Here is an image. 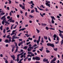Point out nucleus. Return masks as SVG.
Segmentation results:
<instances>
[{
  "label": "nucleus",
  "mask_w": 63,
  "mask_h": 63,
  "mask_svg": "<svg viewBox=\"0 0 63 63\" xmlns=\"http://www.w3.org/2000/svg\"><path fill=\"white\" fill-rule=\"evenodd\" d=\"M48 39L49 41H50V42H51V40H50V37H48Z\"/></svg>",
  "instance_id": "53"
},
{
  "label": "nucleus",
  "mask_w": 63,
  "mask_h": 63,
  "mask_svg": "<svg viewBox=\"0 0 63 63\" xmlns=\"http://www.w3.org/2000/svg\"><path fill=\"white\" fill-rule=\"evenodd\" d=\"M2 24L4 25V23H5V22L4 21V20H3V21L2 22Z\"/></svg>",
  "instance_id": "37"
},
{
  "label": "nucleus",
  "mask_w": 63,
  "mask_h": 63,
  "mask_svg": "<svg viewBox=\"0 0 63 63\" xmlns=\"http://www.w3.org/2000/svg\"><path fill=\"white\" fill-rule=\"evenodd\" d=\"M5 42L6 43H9V40L8 39L6 40H5Z\"/></svg>",
  "instance_id": "26"
},
{
  "label": "nucleus",
  "mask_w": 63,
  "mask_h": 63,
  "mask_svg": "<svg viewBox=\"0 0 63 63\" xmlns=\"http://www.w3.org/2000/svg\"><path fill=\"white\" fill-rule=\"evenodd\" d=\"M36 31L37 32V33H39L40 32V30H38V29H36Z\"/></svg>",
  "instance_id": "22"
},
{
  "label": "nucleus",
  "mask_w": 63,
  "mask_h": 63,
  "mask_svg": "<svg viewBox=\"0 0 63 63\" xmlns=\"http://www.w3.org/2000/svg\"><path fill=\"white\" fill-rule=\"evenodd\" d=\"M3 32L4 33V34H5L6 32V30L5 29H4L3 31Z\"/></svg>",
  "instance_id": "33"
},
{
  "label": "nucleus",
  "mask_w": 63,
  "mask_h": 63,
  "mask_svg": "<svg viewBox=\"0 0 63 63\" xmlns=\"http://www.w3.org/2000/svg\"><path fill=\"white\" fill-rule=\"evenodd\" d=\"M44 39H46V40H47V36H46V37H45V36H44Z\"/></svg>",
  "instance_id": "41"
},
{
  "label": "nucleus",
  "mask_w": 63,
  "mask_h": 63,
  "mask_svg": "<svg viewBox=\"0 0 63 63\" xmlns=\"http://www.w3.org/2000/svg\"><path fill=\"white\" fill-rule=\"evenodd\" d=\"M9 43H10V42H11V38H9Z\"/></svg>",
  "instance_id": "48"
},
{
  "label": "nucleus",
  "mask_w": 63,
  "mask_h": 63,
  "mask_svg": "<svg viewBox=\"0 0 63 63\" xmlns=\"http://www.w3.org/2000/svg\"><path fill=\"white\" fill-rule=\"evenodd\" d=\"M57 37V36L56 34H54V36H53V37L54 38H56V37Z\"/></svg>",
  "instance_id": "32"
},
{
  "label": "nucleus",
  "mask_w": 63,
  "mask_h": 63,
  "mask_svg": "<svg viewBox=\"0 0 63 63\" xmlns=\"http://www.w3.org/2000/svg\"><path fill=\"white\" fill-rule=\"evenodd\" d=\"M16 48V49L15 50V51L17 52L18 51V47H17V48Z\"/></svg>",
  "instance_id": "35"
},
{
  "label": "nucleus",
  "mask_w": 63,
  "mask_h": 63,
  "mask_svg": "<svg viewBox=\"0 0 63 63\" xmlns=\"http://www.w3.org/2000/svg\"><path fill=\"white\" fill-rule=\"evenodd\" d=\"M59 31L60 32V33H63V31H61L60 30H59Z\"/></svg>",
  "instance_id": "38"
},
{
  "label": "nucleus",
  "mask_w": 63,
  "mask_h": 63,
  "mask_svg": "<svg viewBox=\"0 0 63 63\" xmlns=\"http://www.w3.org/2000/svg\"><path fill=\"white\" fill-rule=\"evenodd\" d=\"M49 29L50 30H55V29L52 28H49Z\"/></svg>",
  "instance_id": "30"
},
{
  "label": "nucleus",
  "mask_w": 63,
  "mask_h": 63,
  "mask_svg": "<svg viewBox=\"0 0 63 63\" xmlns=\"http://www.w3.org/2000/svg\"><path fill=\"white\" fill-rule=\"evenodd\" d=\"M32 52H28V54H31V53Z\"/></svg>",
  "instance_id": "63"
},
{
  "label": "nucleus",
  "mask_w": 63,
  "mask_h": 63,
  "mask_svg": "<svg viewBox=\"0 0 63 63\" xmlns=\"http://www.w3.org/2000/svg\"><path fill=\"white\" fill-rule=\"evenodd\" d=\"M23 6V5H21V4H20V5H19V6L20 7H21V8H22V7Z\"/></svg>",
  "instance_id": "59"
},
{
  "label": "nucleus",
  "mask_w": 63,
  "mask_h": 63,
  "mask_svg": "<svg viewBox=\"0 0 63 63\" xmlns=\"http://www.w3.org/2000/svg\"><path fill=\"white\" fill-rule=\"evenodd\" d=\"M4 21L5 23H7L8 25L10 24V23L7 22V21L6 20H4Z\"/></svg>",
  "instance_id": "13"
},
{
  "label": "nucleus",
  "mask_w": 63,
  "mask_h": 63,
  "mask_svg": "<svg viewBox=\"0 0 63 63\" xmlns=\"http://www.w3.org/2000/svg\"><path fill=\"white\" fill-rule=\"evenodd\" d=\"M29 48H30V49H32V48H33V47H32L31 46H30L29 47Z\"/></svg>",
  "instance_id": "47"
},
{
  "label": "nucleus",
  "mask_w": 63,
  "mask_h": 63,
  "mask_svg": "<svg viewBox=\"0 0 63 63\" xmlns=\"http://www.w3.org/2000/svg\"><path fill=\"white\" fill-rule=\"evenodd\" d=\"M51 22L52 23H53V24L54 23V21L53 19H52Z\"/></svg>",
  "instance_id": "24"
},
{
  "label": "nucleus",
  "mask_w": 63,
  "mask_h": 63,
  "mask_svg": "<svg viewBox=\"0 0 63 63\" xmlns=\"http://www.w3.org/2000/svg\"><path fill=\"white\" fill-rule=\"evenodd\" d=\"M35 12V10L33 9L31 11V13H33Z\"/></svg>",
  "instance_id": "20"
},
{
  "label": "nucleus",
  "mask_w": 63,
  "mask_h": 63,
  "mask_svg": "<svg viewBox=\"0 0 63 63\" xmlns=\"http://www.w3.org/2000/svg\"><path fill=\"white\" fill-rule=\"evenodd\" d=\"M16 31V30H14L12 32V33H11V36H12L13 35H15V32Z\"/></svg>",
  "instance_id": "4"
},
{
  "label": "nucleus",
  "mask_w": 63,
  "mask_h": 63,
  "mask_svg": "<svg viewBox=\"0 0 63 63\" xmlns=\"http://www.w3.org/2000/svg\"><path fill=\"white\" fill-rule=\"evenodd\" d=\"M11 57L13 59L14 61L15 60V55H13L12 56L11 55Z\"/></svg>",
  "instance_id": "7"
},
{
  "label": "nucleus",
  "mask_w": 63,
  "mask_h": 63,
  "mask_svg": "<svg viewBox=\"0 0 63 63\" xmlns=\"http://www.w3.org/2000/svg\"><path fill=\"white\" fill-rule=\"evenodd\" d=\"M14 25V24H13L11 26V30H12V29H13V26Z\"/></svg>",
  "instance_id": "45"
},
{
  "label": "nucleus",
  "mask_w": 63,
  "mask_h": 63,
  "mask_svg": "<svg viewBox=\"0 0 63 63\" xmlns=\"http://www.w3.org/2000/svg\"><path fill=\"white\" fill-rule=\"evenodd\" d=\"M17 62H18L19 60V56H18V55H17Z\"/></svg>",
  "instance_id": "11"
},
{
  "label": "nucleus",
  "mask_w": 63,
  "mask_h": 63,
  "mask_svg": "<svg viewBox=\"0 0 63 63\" xmlns=\"http://www.w3.org/2000/svg\"><path fill=\"white\" fill-rule=\"evenodd\" d=\"M21 8L22 9H23V10L25 9V6H23Z\"/></svg>",
  "instance_id": "46"
},
{
  "label": "nucleus",
  "mask_w": 63,
  "mask_h": 63,
  "mask_svg": "<svg viewBox=\"0 0 63 63\" xmlns=\"http://www.w3.org/2000/svg\"><path fill=\"white\" fill-rule=\"evenodd\" d=\"M5 13H1L0 14V15L1 16H3V15H5Z\"/></svg>",
  "instance_id": "31"
},
{
  "label": "nucleus",
  "mask_w": 63,
  "mask_h": 63,
  "mask_svg": "<svg viewBox=\"0 0 63 63\" xmlns=\"http://www.w3.org/2000/svg\"><path fill=\"white\" fill-rule=\"evenodd\" d=\"M16 36L14 35L12 36V40H14L15 39H16Z\"/></svg>",
  "instance_id": "9"
},
{
  "label": "nucleus",
  "mask_w": 63,
  "mask_h": 63,
  "mask_svg": "<svg viewBox=\"0 0 63 63\" xmlns=\"http://www.w3.org/2000/svg\"><path fill=\"white\" fill-rule=\"evenodd\" d=\"M23 55H22L21 56L20 58H23Z\"/></svg>",
  "instance_id": "64"
},
{
  "label": "nucleus",
  "mask_w": 63,
  "mask_h": 63,
  "mask_svg": "<svg viewBox=\"0 0 63 63\" xmlns=\"http://www.w3.org/2000/svg\"><path fill=\"white\" fill-rule=\"evenodd\" d=\"M57 40L58 41H59V37L58 36H57Z\"/></svg>",
  "instance_id": "52"
},
{
  "label": "nucleus",
  "mask_w": 63,
  "mask_h": 63,
  "mask_svg": "<svg viewBox=\"0 0 63 63\" xmlns=\"http://www.w3.org/2000/svg\"><path fill=\"white\" fill-rule=\"evenodd\" d=\"M31 49H30V48H28L27 49V50L28 51H31Z\"/></svg>",
  "instance_id": "16"
},
{
  "label": "nucleus",
  "mask_w": 63,
  "mask_h": 63,
  "mask_svg": "<svg viewBox=\"0 0 63 63\" xmlns=\"http://www.w3.org/2000/svg\"><path fill=\"white\" fill-rule=\"evenodd\" d=\"M27 48V46L23 48V49H26Z\"/></svg>",
  "instance_id": "39"
},
{
  "label": "nucleus",
  "mask_w": 63,
  "mask_h": 63,
  "mask_svg": "<svg viewBox=\"0 0 63 63\" xmlns=\"http://www.w3.org/2000/svg\"><path fill=\"white\" fill-rule=\"evenodd\" d=\"M56 60V58L54 57V59H53L51 61H52V62H54V61H55Z\"/></svg>",
  "instance_id": "10"
},
{
  "label": "nucleus",
  "mask_w": 63,
  "mask_h": 63,
  "mask_svg": "<svg viewBox=\"0 0 63 63\" xmlns=\"http://www.w3.org/2000/svg\"><path fill=\"white\" fill-rule=\"evenodd\" d=\"M5 62L6 63H8V61H7V60H5Z\"/></svg>",
  "instance_id": "62"
},
{
  "label": "nucleus",
  "mask_w": 63,
  "mask_h": 63,
  "mask_svg": "<svg viewBox=\"0 0 63 63\" xmlns=\"http://www.w3.org/2000/svg\"><path fill=\"white\" fill-rule=\"evenodd\" d=\"M31 3H32L31 4H32V6H34V4L33 3V1H31Z\"/></svg>",
  "instance_id": "25"
},
{
  "label": "nucleus",
  "mask_w": 63,
  "mask_h": 63,
  "mask_svg": "<svg viewBox=\"0 0 63 63\" xmlns=\"http://www.w3.org/2000/svg\"><path fill=\"white\" fill-rule=\"evenodd\" d=\"M35 9V12H36V13H39V12L37 11V8H34Z\"/></svg>",
  "instance_id": "14"
},
{
  "label": "nucleus",
  "mask_w": 63,
  "mask_h": 63,
  "mask_svg": "<svg viewBox=\"0 0 63 63\" xmlns=\"http://www.w3.org/2000/svg\"><path fill=\"white\" fill-rule=\"evenodd\" d=\"M40 16H42V17H44V15L45 16L46 15V14L45 13H44L43 14V15L42 14V13H40Z\"/></svg>",
  "instance_id": "8"
},
{
  "label": "nucleus",
  "mask_w": 63,
  "mask_h": 63,
  "mask_svg": "<svg viewBox=\"0 0 63 63\" xmlns=\"http://www.w3.org/2000/svg\"><path fill=\"white\" fill-rule=\"evenodd\" d=\"M35 60L37 61H39L40 60V58L38 57H36Z\"/></svg>",
  "instance_id": "5"
},
{
  "label": "nucleus",
  "mask_w": 63,
  "mask_h": 63,
  "mask_svg": "<svg viewBox=\"0 0 63 63\" xmlns=\"http://www.w3.org/2000/svg\"><path fill=\"white\" fill-rule=\"evenodd\" d=\"M43 61L44 62H45V61H48V59H44L43 60Z\"/></svg>",
  "instance_id": "15"
},
{
  "label": "nucleus",
  "mask_w": 63,
  "mask_h": 63,
  "mask_svg": "<svg viewBox=\"0 0 63 63\" xmlns=\"http://www.w3.org/2000/svg\"><path fill=\"white\" fill-rule=\"evenodd\" d=\"M5 16H6V15H4L1 18V19H2L3 20H6Z\"/></svg>",
  "instance_id": "3"
},
{
  "label": "nucleus",
  "mask_w": 63,
  "mask_h": 63,
  "mask_svg": "<svg viewBox=\"0 0 63 63\" xmlns=\"http://www.w3.org/2000/svg\"><path fill=\"white\" fill-rule=\"evenodd\" d=\"M41 7H42L43 8H45V7H44L43 5H41Z\"/></svg>",
  "instance_id": "56"
},
{
  "label": "nucleus",
  "mask_w": 63,
  "mask_h": 63,
  "mask_svg": "<svg viewBox=\"0 0 63 63\" xmlns=\"http://www.w3.org/2000/svg\"><path fill=\"white\" fill-rule=\"evenodd\" d=\"M53 49L54 50H55V51H57V48H54Z\"/></svg>",
  "instance_id": "49"
},
{
  "label": "nucleus",
  "mask_w": 63,
  "mask_h": 63,
  "mask_svg": "<svg viewBox=\"0 0 63 63\" xmlns=\"http://www.w3.org/2000/svg\"><path fill=\"white\" fill-rule=\"evenodd\" d=\"M59 35L60 36L61 38L63 37V35H62V33H60V34H59Z\"/></svg>",
  "instance_id": "27"
},
{
  "label": "nucleus",
  "mask_w": 63,
  "mask_h": 63,
  "mask_svg": "<svg viewBox=\"0 0 63 63\" xmlns=\"http://www.w3.org/2000/svg\"><path fill=\"white\" fill-rule=\"evenodd\" d=\"M40 39H41V37L40 36H39V37L38 40H37L36 41L37 44L39 43V42H40Z\"/></svg>",
  "instance_id": "6"
},
{
  "label": "nucleus",
  "mask_w": 63,
  "mask_h": 63,
  "mask_svg": "<svg viewBox=\"0 0 63 63\" xmlns=\"http://www.w3.org/2000/svg\"><path fill=\"white\" fill-rule=\"evenodd\" d=\"M31 43V42H29L26 43V45H28L29 44H30Z\"/></svg>",
  "instance_id": "36"
},
{
  "label": "nucleus",
  "mask_w": 63,
  "mask_h": 63,
  "mask_svg": "<svg viewBox=\"0 0 63 63\" xmlns=\"http://www.w3.org/2000/svg\"><path fill=\"white\" fill-rule=\"evenodd\" d=\"M11 31V30H9L8 31H7V33H8V32H10Z\"/></svg>",
  "instance_id": "55"
},
{
  "label": "nucleus",
  "mask_w": 63,
  "mask_h": 63,
  "mask_svg": "<svg viewBox=\"0 0 63 63\" xmlns=\"http://www.w3.org/2000/svg\"><path fill=\"white\" fill-rule=\"evenodd\" d=\"M61 45H62L63 44V40H62V41H61Z\"/></svg>",
  "instance_id": "51"
},
{
  "label": "nucleus",
  "mask_w": 63,
  "mask_h": 63,
  "mask_svg": "<svg viewBox=\"0 0 63 63\" xmlns=\"http://www.w3.org/2000/svg\"><path fill=\"white\" fill-rule=\"evenodd\" d=\"M46 30H48L49 28L48 27H46Z\"/></svg>",
  "instance_id": "40"
},
{
  "label": "nucleus",
  "mask_w": 63,
  "mask_h": 63,
  "mask_svg": "<svg viewBox=\"0 0 63 63\" xmlns=\"http://www.w3.org/2000/svg\"><path fill=\"white\" fill-rule=\"evenodd\" d=\"M50 1H48V2L46 3V6H48L49 7H50Z\"/></svg>",
  "instance_id": "2"
},
{
  "label": "nucleus",
  "mask_w": 63,
  "mask_h": 63,
  "mask_svg": "<svg viewBox=\"0 0 63 63\" xmlns=\"http://www.w3.org/2000/svg\"><path fill=\"white\" fill-rule=\"evenodd\" d=\"M42 39L41 41V42L42 43H44V40H43V38H42Z\"/></svg>",
  "instance_id": "29"
},
{
  "label": "nucleus",
  "mask_w": 63,
  "mask_h": 63,
  "mask_svg": "<svg viewBox=\"0 0 63 63\" xmlns=\"http://www.w3.org/2000/svg\"><path fill=\"white\" fill-rule=\"evenodd\" d=\"M29 40H31V41H32V38H30V37H29L28 38Z\"/></svg>",
  "instance_id": "43"
},
{
  "label": "nucleus",
  "mask_w": 63,
  "mask_h": 63,
  "mask_svg": "<svg viewBox=\"0 0 63 63\" xmlns=\"http://www.w3.org/2000/svg\"><path fill=\"white\" fill-rule=\"evenodd\" d=\"M21 34H22V33H19L18 35V36H20V35H21Z\"/></svg>",
  "instance_id": "57"
},
{
  "label": "nucleus",
  "mask_w": 63,
  "mask_h": 63,
  "mask_svg": "<svg viewBox=\"0 0 63 63\" xmlns=\"http://www.w3.org/2000/svg\"><path fill=\"white\" fill-rule=\"evenodd\" d=\"M14 48H15L14 47V48H12V52H13V51H14Z\"/></svg>",
  "instance_id": "42"
},
{
  "label": "nucleus",
  "mask_w": 63,
  "mask_h": 63,
  "mask_svg": "<svg viewBox=\"0 0 63 63\" xmlns=\"http://www.w3.org/2000/svg\"><path fill=\"white\" fill-rule=\"evenodd\" d=\"M15 45L16 48H17V47H18L17 46V43L15 44Z\"/></svg>",
  "instance_id": "23"
},
{
  "label": "nucleus",
  "mask_w": 63,
  "mask_h": 63,
  "mask_svg": "<svg viewBox=\"0 0 63 63\" xmlns=\"http://www.w3.org/2000/svg\"><path fill=\"white\" fill-rule=\"evenodd\" d=\"M7 9L8 10V11H9V10L10 9V8H9V7H7Z\"/></svg>",
  "instance_id": "54"
},
{
  "label": "nucleus",
  "mask_w": 63,
  "mask_h": 63,
  "mask_svg": "<svg viewBox=\"0 0 63 63\" xmlns=\"http://www.w3.org/2000/svg\"><path fill=\"white\" fill-rule=\"evenodd\" d=\"M24 52H22L21 53V54H18V55H18V56H20V55H22V54H23V53Z\"/></svg>",
  "instance_id": "19"
},
{
  "label": "nucleus",
  "mask_w": 63,
  "mask_h": 63,
  "mask_svg": "<svg viewBox=\"0 0 63 63\" xmlns=\"http://www.w3.org/2000/svg\"><path fill=\"white\" fill-rule=\"evenodd\" d=\"M46 51L47 53H49L50 52V51L47 49L46 50Z\"/></svg>",
  "instance_id": "28"
},
{
  "label": "nucleus",
  "mask_w": 63,
  "mask_h": 63,
  "mask_svg": "<svg viewBox=\"0 0 63 63\" xmlns=\"http://www.w3.org/2000/svg\"><path fill=\"white\" fill-rule=\"evenodd\" d=\"M10 35H8L7 36V38H8L9 39H11V37H10Z\"/></svg>",
  "instance_id": "18"
},
{
  "label": "nucleus",
  "mask_w": 63,
  "mask_h": 63,
  "mask_svg": "<svg viewBox=\"0 0 63 63\" xmlns=\"http://www.w3.org/2000/svg\"><path fill=\"white\" fill-rule=\"evenodd\" d=\"M11 47H12V48H14H14H15V46H14V45H11Z\"/></svg>",
  "instance_id": "44"
},
{
  "label": "nucleus",
  "mask_w": 63,
  "mask_h": 63,
  "mask_svg": "<svg viewBox=\"0 0 63 63\" xmlns=\"http://www.w3.org/2000/svg\"><path fill=\"white\" fill-rule=\"evenodd\" d=\"M26 28H25L21 29L19 30V31H23Z\"/></svg>",
  "instance_id": "12"
},
{
  "label": "nucleus",
  "mask_w": 63,
  "mask_h": 63,
  "mask_svg": "<svg viewBox=\"0 0 63 63\" xmlns=\"http://www.w3.org/2000/svg\"><path fill=\"white\" fill-rule=\"evenodd\" d=\"M32 60H36V57H32Z\"/></svg>",
  "instance_id": "34"
},
{
  "label": "nucleus",
  "mask_w": 63,
  "mask_h": 63,
  "mask_svg": "<svg viewBox=\"0 0 63 63\" xmlns=\"http://www.w3.org/2000/svg\"><path fill=\"white\" fill-rule=\"evenodd\" d=\"M9 29V27H7L6 28V30H8Z\"/></svg>",
  "instance_id": "60"
},
{
  "label": "nucleus",
  "mask_w": 63,
  "mask_h": 63,
  "mask_svg": "<svg viewBox=\"0 0 63 63\" xmlns=\"http://www.w3.org/2000/svg\"><path fill=\"white\" fill-rule=\"evenodd\" d=\"M47 46H49L51 47H54V45L53 44H51V43H48L47 44Z\"/></svg>",
  "instance_id": "1"
},
{
  "label": "nucleus",
  "mask_w": 63,
  "mask_h": 63,
  "mask_svg": "<svg viewBox=\"0 0 63 63\" xmlns=\"http://www.w3.org/2000/svg\"><path fill=\"white\" fill-rule=\"evenodd\" d=\"M51 18H52V19H54V20H55V18H54V17L53 16H51Z\"/></svg>",
  "instance_id": "17"
},
{
  "label": "nucleus",
  "mask_w": 63,
  "mask_h": 63,
  "mask_svg": "<svg viewBox=\"0 0 63 63\" xmlns=\"http://www.w3.org/2000/svg\"><path fill=\"white\" fill-rule=\"evenodd\" d=\"M0 29L1 30H3V26L1 25L0 27Z\"/></svg>",
  "instance_id": "21"
},
{
  "label": "nucleus",
  "mask_w": 63,
  "mask_h": 63,
  "mask_svg": "<svg viewBox=\"0 0 63 63\" xmlns=\"http://www.w3.org/2000/svg\"><path fill=\"white\" fill-rule=\"evenodd\" d=\"M27 12H26L25 15V16H27Z\"/></svg>",
  "instance_id": "61"
},
{
  "label": "nucleus",
  "mask_w": 63,
  "mask_h": 63,
  "mask_svg": "<svg viewBox=\"0 0 63 63\" xmlns=\"http://www.w3.org/2000/svg\"><path fill=\"white\" fill-rule=\"evenodd\" d=\"M37 45L36 44H34L33 46V47H37Z\"/></svg>",
  "instance_id": "50"
},
{
  "label": "nucleus",
  "mask_w": 63,
  "mask_h": 63,
  "mask_svg": "<svg viewBox=\"0 0 63 63\" xmlns=\"http://www.w3.org/2000/svg\"><path fill=\"white\" fill-rule=\"evenodd\" d=\"M12 17H11L9 19V20L10 21H12Z\"/></svg>",
  "instance_id": "58"
}]
</instances>
